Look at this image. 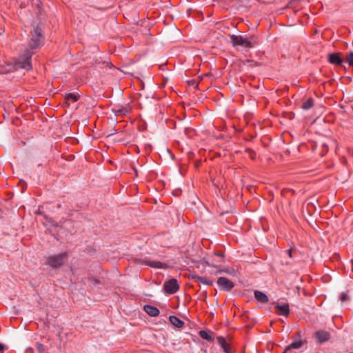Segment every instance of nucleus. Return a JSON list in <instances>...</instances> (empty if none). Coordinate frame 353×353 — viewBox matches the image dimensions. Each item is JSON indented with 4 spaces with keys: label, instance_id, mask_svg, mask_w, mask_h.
<instances>
[{
    "label": "nucleus",
    "instance_id": "1",
    "mask_svg": "<svg viewBox=\"0 0 353 353\" xmlns=\"http://www.w3.org/2000/svg\"><path fill=\"white\" fill-rule=\"evenodd\" d=\"M230 38L234 47L241 46L245 48H252L257 43L253 37H244L242 35L230 34Z\"/></svg>",
    "mask_w": 353,
    "mask_h": 353
},
{
    "label": "nucleus",
    "instance_id": "2",
    "mask_svg": "<svg viewBox=\"0 0 353 353\" xmlns=\"http://www.w3.org/2000/svg\"><path fill=\"white\" fill-rule=\"evenodd\" d=\"M68 256L66 252L49 256L46 259V264L56 268L63 265L68 260Z\"/></svg>",
    "mask_w": 353,
    "mask_h": 353
},
{
    "label": "nucleus",
    "instance_id": "3",
    "mask_svg": "<svg viewBox=\"0 0 353 353\" xmlns=\"http://www.w3.org/2000/svg\"><path fill=\"white\" fill-rule=\"evenodd\" d=\"M179 290V285L175 279L166 281L163 284V291L168 294H175Z\"/></svg>",
    "mask_w": 353,
    "mask_h": 353
},
{
    "label": "nucleus",
    "instance_id": "4",
    "mask_svg": "<svg viewBox=\"0 0 353 353\" xmlns=\"http://www.w3.org/2000/svg\"><path fill=\"white\" fill-rule=\"evenodd\" d=\"M217 285L221 290L227 292L230 291L234 286L233 282L225 277H219Z\"/></svg>",
    "mask_w": 353,
    "mask_h": 353
},
{
    "label": "nucleus",
    "instance_id": "5",
    "mask_svg": "<svg viewBox=\"0 0 353 353\" xmlns=\"http://www.w3.org/2000/svg\"><path fill=\"white\" fill-rule=\"evenodd\" d=\"M307 343L306 339H302L301 332H299V340H293V341L286 347V350H291L292 349H299Z\"/></svg>",
    "mask_w": 353,
    "mask_h": 353
},
{
    "label": "nucleus",
    "instance_id": "6",
    "mask_svg": "<svg viewBox=\"0 0 353 353\" xmlns=\"http://www.w3.org/2000/svg\"><path fill=\"white\" fill-rule=\"evenodd\" d=\"M314 336L319 343H323L327 341L330 338V334L325 330H318L315 332Z\"/></svg>",
    "mask_w": 353,
    "mask_h": 353
},
{
    "label": "nucleus",
    "instance_id": "7",
    "mask_svg": "<svg viewBox=\"0 0 353 353\" xmlns=\"http://www.w3.org/2000/svg\"><path fill=\"white\" fill-rule=\"evenodd\" d=\"M328 61L332 64L343 66V59L340 56L339 53L330 54L328 55Z\"/></svg>",
    "mask_w": 353,
    "mask_h": 353
},
{
    "label": "nucleus",
    "instance_id": "8",
    "mask_svg": "<svg viewBox=\"0 0 353 353\" xmlns=\"http://www.w3.org/2000/svg\"><path fill=\"white\" fill-rule=\"evenodd\" d=\"M275 309L279 315H283L287 317L290 314L289 305L287 303L277 304L275 305Z\"/></svg>",
    "mask_w": 353,
    "mask_h": 353
},
{
    "label": "nucleus",
    "instance_id": "9",
    "mask_svg": "<svg viewBox=\"0 0 353 353\" xmlns=\"http://www.w3.org/2000/svg\"><path fill=\"white\" fill-rule=\"evenodd\" d=\"M80 94L79 92L65 93L64 95V99L68 105H70V102H76L80 98Z\"/></svg>",
    "mask_w": 353,
    "mask_h": 353
},
{
    "label": "nucleus",
    "instance_id": "10",
    "mask_svg": "<svg viewBox=\"0 0 353 353\" xmlns=\"http://www.w3.org/2000/svg\"><path fill=\"white\" fill-rule=\"evenodd\" d=\"M144 311L150 316L155 317L157 316L160 312L159 310L154 306L150 305H145L143 307Z\"/></svg>",
    "mask_w": 353,
    "mask_h": 353
},
{
    "label": "nucleus",
    "instance_id": "11",
    "mask_svg": "<svg viewBox=\"0 0 353 353\" xmlns=\"http://www.w3.org/2000/svg\"><path fill=\"white\" fill-rule=\"evenodd\" d=\"M144 263L151 268L157 269H164L167 267L165 263L157 261L146 260Z\"/></svg>",
    "mask_w": 353,
    "mask_h": 353
},
{
    "label": "nucleus",
    "instance_id": "12",
    "mask_svg": "<svg viewBox=\"0 0 353 353\" xmlns=\"http://www.w3.org/2000/svg\"><path fill=\"white\" fill-rule=\"evenodd\" d=\"M216 340H217V343L219 344V345L221 346V347L223 349V351L225 352V353H228L229 352H230V345L229 344L227 343V341H225V338L223 337V336H218L216 338Z\"/></svg>",
    "mask_w": 353,
    "mask_h": 353
},
{
    "label": "nucleus",
    "instance_id": "13",
    "mask_svg": "<svg viewBox=\"0 0 353 353\" xmlns=\"http://www.w3.org/2000/svg\"><path fill=\"white\" fill-rule=\"evenodd\" d=\"M254 294L255 299L259 302L262 303H266L268 302V301H269L268 296L265 293H263L261 291H259V290H255Z\"/></svg>",
    "mask_w": 353,
    "mask_h": 353
},
{
    "label": "nucleus",
    "instance_id": "14",
    "mask_svg": "<svg viewBox=\"0 0 353 353\" xmlns=\"http://www.w3.org/2000/svg\"><path fill=\"white\" fill-rule=\"evenodd\" d=\"M169 320L173 325L178 328H181L184 325V322L176 316H170Z\"/></svg>",
    "mask_w": 353,
    "mask_h": 353
},
{
    "label": "nucleus",
    "instance_id": "15",
    "mask_svg": "<svg viewBox=\"0 0 353 353\" xmlns=\"http://www.w3.org/2000/svg\"><path fill=\"white\" fill-rule=\"evenodd\" d=\"M212 332L211 331H205V330H200L199 332V335L203 339H205L209 342L213 341V337L212 335Z\"/></svg>",
    "mask_w": 353,
    "mask_h": 353
},
{
    "label": "nucleus",
    "instance_id": "16",
    "mask_svg": "<svg viewBox=\"0 0 353 353\" xmlns=\"http://www.w3.org/2000/svg\"><path fill=\"white\" fill-rule=\"evenodd\" d=\"M116 114L125 115L129 113L130 108L128 106L114 109Z\"/></svg>",
    "mask_w": 353,
    "mask_h": 353
},
{
    "label": "nucleus",
    "instance_id": "17",
    "mask_svg": "<svg viewBox=\"0 0 353 353\" xmlns=\"http://www.w3.org/2000/svg\"><path fill=\"white\" fill-rule=\"evenodd\" d=\"M314 105V100L312 98H309L307 100L304 101L302 104V108L305 110H310Z\"/></svg>",
    "mask_w": 353,
    "mask_h": 353
},
{
    "label": "nucleus",
    "instance_id": "18",
    "mask_svg": "<svg viewBox=\"0 0 353 353\" xmlns=\"http://www.w3.org/2000/svg\"><path fill=\"white\" fill-rule=\"evenodd\" d=\"M197 281L203 284L206 285H212V280L206 276H198Z\"/></svg>",
    "mask_w": 353,
    "mask_h": 353
},
{
    "label": "nucleus",
    "instance_id": "19",
    "mask_svg": "<svg viewBox=\"0 0 353 353\" xmlns=\"http://www.w3.org/2000/svg\"><path fill=\"white\" fill-rule=\"evenodd\" d=\"M345 59L348 63L349 66H353V52L347 53Z\"/></svg>",
    "mask_w": 353,
    "mask_h": 353
},
{
    "label": "nucleus",
    "instance_id": "20",
    "mask_svg": "<svg viewBox=\"0 0 353 353\" xmlns=\"http://www.w3.org/2000/svg\"><path fill=\"white\" fill-rule=\"evenodd\" d=\"M36 347H37V350H38V352L39 353L44 352V351L46 350L45 346L41 343H37Z\"/></svg>",
    "mask_w": 353,
    "mask_h": 353
},
{
    "label": "nucleus",
    "instance_id": "21",
    "mask_svg": "<svg viewBox=\"0 0 353 353\" xmlns=\"http://www.w3.org/2000/svg\"><path fill=\"white\" fill-rule=\"evenodd\" d=\"M347 299H348V296L346 293H345V292L341 293V296H340V300L342 302L346 301Z\"/></svg>",
    "mask_w": 353,
    "mask_h": 353
},
{
    "label": "nucleus",
    "instance_id": "22",
    "mask_svg": "<svg viewBox=\"0 0 353 353\" xmlns=\"http://www.w3.org/2000/svg\"><path fill=\"white\" fill-rule=\"evenodd\" d=\"M290 258H292V249H289L286 251Z\"/></svg>",
    "mask_w": 353,
    "mask_h": 353
},
{
    "label": "nucleus",
    "instance_id": "23",
    "mask_svg": "<svg viewBox=\"0 0 353 353\" xmlns=\"http://www.w3.org/2000/svg\"><path fill=\"white\" fill-rule=\"evenodd\" d=\"M214 254H215L216 256L220 257V258H223V254H218V253H215Z\"/></svg>",
    "mask_w": 353,
    "mask_h": 353
},
{
    "label": "nucleus",
    "instance_id": "24",
    "mask_svg": "<svg viewBox=\"0 0 353 353\" xmlns=\"http://www.w3.org/2000/svg\"><path fill=\"white\" fill-rule=\"evenodd\" d=\"M3 349H4V346H3V345L2 343H0V351L3 350Z\"/></svg>",
    "mask_w": 353,
    "mask_h": 353
},
{
    "label": "nucleus",
    "instance_id": "25",
    "mask_svg": "<svg viewBox=\"0 0 353 353\" xmlns=\"http://www.w3.org/2000/svg\"><path fill=\"white\" fill-rule=\"evenodd\" d=\"M293 340H299V332L296 334V336L293 338Z\"/></svg>",
    "mask_w": 353,
    "mask_h": 353
},
{
    "label": "nucleus",
    "instance_id": "26",
    "mask_svg": "<svg viewBox=\"0 0 353 353\" xmlns=\"http://www.w3.org/2000/svg\"><path fill=\"white\" fill-rule=\"evenodd\" d=\"M289 350H286V348L285 349L284 352L283 353H287Z\"/></svg>",
    "mask_w": 353,
    "mask_h": 353
}]
</instances>
